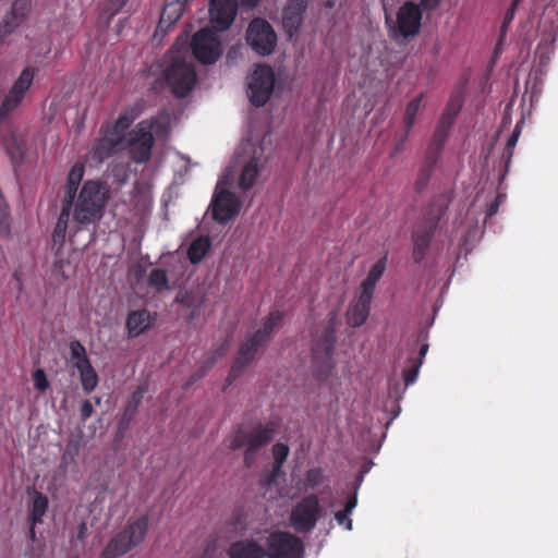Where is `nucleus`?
<instances>
[{
    "label": "nucleus",
    "mask_w": 558,
    "mask_h": 558,
    "mask_svg": "<svg viewBox=\"0 0 558 558\" xmlns=\"http://www.w3.org/2000/svg\"><path fill=\"white\" fill-rule=\"evenodd\" d=\"M178 43L165 57L167 63L163 76L172 94L178 98L185 97L196 84V71L192 61L187 60L189 48H177Z\"/></svg>",
    "instance_id": "f257e3e1"
},
{
    "label": "nucleus",
    "mask_w": 558,
    "mask_h": 558,
    "mask_svg": "<svg viewBox=\"0 0 558 558\" xmlns=\"http://www.w3.org/2000/svg\"><path fill=\"white\" fill-rule=\"evenodd\" d=\"M108 198L109 191L104 183L93 180L84 182L73 202V221L78 226H88L100 220Z\"/></svg>",
    "instance_id": "f03ea898"
},
{
    "label": "nucleus",
    "mask_w": 558,
    "mask_h": 558,
    "mask_svg": "<svg viewBox=\"0 0 558 558\" xmlns=\"http://www.w3.org/2000/svg\"><path fill=\"white\" fill-rule=\"evenodd\" d=\"M278 428L279 423L276 421L257 424L251 429L239 427L231 438L230 448L233 450L244 448V463L251 466L258 451L271 441Z\"/></svg>",
    "instance_id": "7ed1b4c3"
},
{
    "label": "nucleus",
    "mask_w": 558,
    "mask_h": 558,
    "mask_svg": "<svg viewBox=\"0 0 558 558\" xmlns=\"http://www.w3.org/2000/svg\"><path fill=\"white\" fill-rule=\"evenodd\" d=\"M148 527L149 519L146 514L130 519L125 527L110 539L100 558H117L128 554L144 542Z\"/></svg>",
    "instance_id": "20e7f679"
},
{
    "label": "nucleus",
    "mask_w": 558,
    "mask_h": 558,
    "mask_svg": "<svg viewBox=\"0 0 558 558\" xmlns=\"http://www.w3.org/2000/svg\"><path fill=\"white\" fill-rule=\"evenodd\" d=\"M335 344L336 314L330 313L324 331L314 340L312 345L314 374L319 380L326 379L333 368Z\"/></svg>",
    "instance_id": "39448f33"
},
{
    "label": "nucleus",
    "mask_w": 558,
    "mask_h": 558,
    "mask_svg": "<svg viewBox=\"0 0 558 558\" xmlns=\"http://www.w3.org/2000/svg\"><path fill=\"white\" fill-rule=\"evenodd\" d=\"M167 130L168 123L161 122L158 117L149 121L145 120L140 122L130 134L131 138L129 144L131 159L137 163L148 161L155 142L153 132L160 134L166 133Z\"/></svg>",
    "instance_id": "423d86ee"
},
{
    "label": "nucleus",
    "mask_w": 558,
    "mask_h": 558,
    "mask_svg": "<svg viewBox=\"0 0 558 558\" xmlns=\"http://www.w3.org/2000/svg\"><path fill=\"white\" fill-rule=\"evenodd\" d=\"M447 208L444 206H430L427 217L420 223L412 233L413 251L412 258L414 263L421 264L429 248L432 239L438 227L440 219L446 214Z\"/></svg>",
    "instance_id": "0eeeda50"
},
{
    "label": "nucleus",
    "mask_w": 558,
    "mask_h": 558,
    "mask_svg": "<svg viewBox=\"0 0 558 558\" xmlns=\"http://www.w3.org/2000/svg\"><path fill=\"white\" fill-rule=\"evenodd\" d=\"M245 41L257 56L267 57L275 51L278 37L267 20L254 17L246 28Z\"/></svg>",
    "instance_id": "6e6552de"
},
{
    "label": "nucleus",
    "mask_w": 558,
    "mask_h": 558,
    "mask_svg": "<svg viewBox=\"0 0 558 558\" xmlns=\"http://www.w3.org/2000/svg\"><path fill=\"white\" fill-rule=\"evenodd\" d=\"M264 553V558H303L304 545L289 532L275 531L268 535Z\"/></svg>",
    "instance_id": "1a4fd4ad"
},
{
    "label": "nucleus",
    "mask_w": 558,
    "mask_h": 558,
    "mask_svg": "<svg viewBox=\"0 0 558 558\" xmlns=\"http://www.w3.org/2000/svg\"><path fill=\"white\" fill-rule=\"evenodd\" d=\"M323 514V507L316 494L302 498L292 509L290 520L299 533L312 532Z\"/></svg>",
    "instance_id": "9d476101"
},
{
    "label": "nucleus",
    "mask_w": 558,
    "mask_h": 558,
    "mask_svg": "<svg viewBox=\"0 0 558 558\" xmlns=\"http://www.w3.org/2000/svg\"><path fill=\"white\" fill-rule=\"evenodd\" d=\"M36 70L32 66L25 68L15 80L8 94L0 104V125L3 124L11 114L21 106L27 92L29 90Z\"/></svg>",
    "instance_id": "9b49d317"
},
{
    "label": "nucleus",
    "mask_w": 558,
    "mask_h": 558,
    "mask_svg": "<svg viewBox=\"0 0 558 558\" xmlns=\"http://www.w3.org/2000/svg\"><path fill=\"white\" fill-rule=\"evenodd\" d=\"M190 46L194 58L203 64L215 63L222 53L217 34L209 28L196 32Z\"/></svg>",
    "instance_id": "f8f14e48"
},
{
    "label": "nucleus",
    "mask_w": 558,
    "mask_h": 558,
    "mask_svg": "<svg viewBox=\"0 0 558 558\" xmlns=\"http://www.w3.org/2000/svg\"><path fill=\"white\" fill-rule=\"evenodd\" d=\"M275 86V73L267 64H259L248 82V97L255 107L264 106L270 98Z\"/></svg>",
    "instance_id": "ddd939ff"
},
{
    "label": "nucleus",
    "mask_w": 558,
    "mask_h": 558,
    "mask_svg": "<svg viewBox=\"0 0 558 558\" xmlns=\"http://www.w3.org/2000/svg\"><path fill=\"white\" fill-rule=\"evenodd\" d=\"M265 344L255 338L254 335L247 333L244 339L241 341L236 356L231 365L229 374L227 376V385L233 384L243 373L244 371L254 362L258 351Z\"/></svg>",
    "instance_id": "4468645a"
},
{
    "label": "nucleus",
    "mask_w": 558,
    "mask_h": 558,
    "mask_svg": "<svg viewBox=\"0 0 558 558\" xmlns=\"http://www.w3.org/2000/svg\"><path fill=\"white\" fill-rule=\"evenodd\" d=\"M240 209L241 202L234 193L228 190L215 193L211 201V215L217 222L227 223L239 214Z\"/></svg>",
    "instance_id": "2eb2a0df"
},
{
    "label": "nucleus",
    "mask_w": 558,
    "mask_h": 558,
    "mask_svg": "<svg viewBox=\"0 0 558 558\" xmlns=\"http://www.w3.org/2000/svg\"><path fill=\"white\" fill-rule=\"evenodd\" d=\"M238 0H210L209 20L215 31L225 32L233 24L238 14Z\"/></svg>",
    "instance_id": "dca6fc26"
},
{
    "label": "nucleus",
    "mask_w": 558,
    "mask_h": 558,
    "mask_svg": "<svg viewBox=\"0 0 558 558\" xmlns=\"http://www.w3.org/2000/svg\"><path fill=\"white\" fill-rule=\"evenodd\" d=\"M308 7V0H288L282 9L281 24L288 38L298 35L303 21L304 14Z\"/></svg>",
    "instance_id": "f3484780"
},
{
    "label": "nucleus",
    "mask_w": 558,
    "mask_h": 558,
    "mask_svg": "<svg viewBox=\"0 0 558 558\" xmlns=\"http://www.w3.org/2000/svg\"><path fill=\"white\" fill-rule=\"evenodd\" d=\"M421 21L422 11L414 2H404L397 12V28L405 38L418 33Z\"/></svg>",
    "instance_id": "a211bd4d"
},
{
    "label": "nucleus",
    "mask_w": 558,
    "mask_h": 558,
    "mask_svg": "<svg viewBox=\"0 0 558 558\" xmlns=\"http://www.w3.org/2000/svg\"><path fill=\"white\" fill-rule=\"evenodd\" d=\"M32 0H15L11 11L4 16L2 25H0V44L4 37L17 28L26 19Z\"/></svg>",
    "instance_id": "6ab92c4d"
},
{
    "label": "nucleus",
    "mask_w": 558,
    "mask_h": 558,
    "mask_svg": "<svg viewBox=\"0 0 558 558\" xmlns=\"http://www.w3.org/2000/svg\"><path fill=\"white\" fill-rule=\"evenodd\" d=\"M124 141L120 135H114L106 130L105 135L95 144L93 157L96 161L102 162L123 147Z\"/></svg>",
    "instance_id": "aec40b11"
},
{
    "label": "nucleus",
    "mask_w": 558,
    "mask_h": 558,
    "mask_svg": "<svg viewBox=\"0 0 558 558\" xmlns=\"http://www.w3.org/2000/svg\"><path fill=\"white\" fill-rule=\"evenodd\" d=\"M153 325V316L149 311L142 308L131 311L126 317V330L129 338H135L147 331Z\"/></svg>",
    "instance_id": "412c9836"
},
{
    "label": "nucleus",
    "mask_w": 558,
    "mask_h": 558,
    "mask_svg": "<svg viewBox=\"0 0 558 558\" xmlns=\"http://www.w3.org/2000/svg\"><path fill=\"white\" fill-rule=\"evenodd\" d=\"M27 493L32 496L28 505L27 522L41 524L44 515L49 507V499L44 493L38 492L35 488H28Z\"/></svg>",
    "instance_id": "4be33fe9"
},
{
    "label": "nucleus",
    "mask_w": 558,
    "mask_h": 558,
    "mask_svg": "<svg viewBox=\"0 0 558 558\" xmlns=\"http://www.w3.org/2000/svg\"><path fill=\"white\" fill-rule=\"evenodd\" d=\"M230 558H264V547L254 539L238 541L228 550Z\"/></svg>",
    "instance_id": "5701e85b"
},
{
    "label": "nucleus",
    "mask_w": 558,
    "mask_h": 558,
    "mask_svg": "<svg viewBox=\"0 0 558 558\" xmlns=\"http://www.w3.org/2000/svg\"><path fill=\"white\" fill-rule=\"evenodd\" d=\"M84 174V168L81 165H75L68 174L66 183L64 186V196L62 205L73 206L80 183Z\"/></svg>",
    "instance_id": "b1692460"
},
{
    "label": "nucleus",
    "mask_w": 558,
    "mask_h": 558,
    "mask_svg": "<svg viewBox=\"0 0 558 558\" xmlns=\"http://www.w3.org/2000/svg\"><path fill=\"white\" fill-rule=\"evenodd\" d=\"M282 319V312L278 310L271 311L268 317L263 323L262 327L257 329L255 332H252V335H254L255 338H257L264 344H266L270 340L275 330L281 325Z\"/></svg>",
    "instance_id": "393cba45"
},
{
    "label": "nucleus",
    "mask_w": 558,
    "mask_h": 558,
    "mask_svg": "<svg viewBox=\"0 0 558 558\" xmlns=\"http://www.w3.org/2000/svg\"><path fill=\"white\" fill-rule=\"evenodd\" d=\"M369 308H371V301L361 299L359 296V300L351 304L347 312V320L350 326L353 327H360L362 326L368 315H369Z\"/></svg>",
    "instance_id": "a878e982"
},
{
    "label": "nucleus",
    "mask_w": 558,
    "mask_h": 558,
    "mask_svg": "<svg viewBox=\"0 0 558 558\" xmlns=\"http://www.w3.org/2000/svg\"><path fill=\"white\" fill-rule=\"evenodd\" d=\"M184 9L185 5H183L179 0L168 2L162 10L158 27L169 28L175 24L181 19Z\"/></svg>",
    "instance_id": "bb28decb"
},
{
    "label": "nucleus",
    "mask_w": 558,
    "mask_h": 558,
    "mask_svg": "<svg viewBox=\"0 0 558 558\" xmlns=\"http://www.w3.org/2000/svg\"><path fill=\"white\" fill-rule=\"evenodd\" d=\"M72 211V207L68 205H62L61 211L53 229L52 233V242L54 244L62 245L65 240V234L68 230L69 219Z\"/></svg>",
    "instance_id": "cd10ccee"
},
{
    "label": "nucleus",
    "mask_w": 558,
    "mask_h": 558,
    "mask_svg": "<svg viewBox=\"0 0 558 558\" xmlns=\"http://www.w3.org/2000/svg\"><path fill=\"white\" fill-rule=\"evenodd\" d=\"M174 302L180 304L186 308L192 310V313L189 317V322L195 318L196 312L201 308L204 303V299L196 295L193 291H180Z\"/></svg>",
    "instance_id": "c85d7f7f"
},
{
    "label": "nucleus",
    "mask_w": 558,
    "mask_h": 558,
    "mask_svg": "<svg viewBox=\"0 0 558 558\" xmlns=\"http://www.w3.org/2000/svg\"><path fill=\"white\" fill-rule=\"evenodd\" d=\"M258 174V160L257 158H251L243 167L240 178H239V186L242 190H250L257 178Z\"/></svg>",
    "instance_id": "c756f323"
},
{
    "label": "nucleus",
    "mask_w": 558,
    "mask_h": 558,
    "mask_svg": "<svg viewBox=\"0 0 558 558\" xmlns=\"http://www.w3.org/2000/svg\"><path fill=\"white\" fill-rule=\"evenodd\" d=\"M210 248V241L207 236H199L195 239L189 250L187 257L192 264H197L203 260Z\"/></svg>",
    "instance_id": "7c9ffc66"
},
{
    "label": "nucleus",
    "mask_w": 558,
    "mask_h": 558,
    "mask_svg": "<svg viewBox=\"0 0 558 558\" xmlns=\"http://www.w3.org/2000/svg\"><path fill=\"white\" fill-rule=\"evenodd\" d=\"M136 112L134 109H126L123 111L114 124L109 126L107 130L113 133L114 135H120L121 138L124 141L125 131L129 130V128L133 124L134 120L136 119Z\"/></svg>",
    "instance_id": "2f4dec72"
},
{
    "label": "nucleus",
    "mask_w": 558,
    "mask_h": 558,
    "mask_svg": "<svg viewBox=\"0 0 558 558\" xmlns=\"http://www.w3.org/2000/svg\"><path fill=\"white\" fill-rule=\"evenodd\" d=\"M357 505V496L353 494L345 502L344 508L335 513V520L341 526H343L347 531L352 530V519L350 515Z\"/></svg>",
    "instance_id": "473e14b6"
},
{
    "label": "nucleus",
    "mask_w": 558,
    "mask_h": 558,
    "mask_svg": "<svg viewBox=\"0 0 558 558\" xmlns=\"http://www.w3.org/2000/svg\"><path fill=\"white\" fill-rule=\"evenodd\" d=\"M69 349L73 366L76 369H81L82 367L87 366V364H90L86 349L78 340H72L69 344Z\"/></svg>",
    "instance_id": "72a5a7b5"
},
{
    "label": "nucleus",
    "mask_w": 558,
    "mask_h": 558,
    "mask_svg": "<svg viewBox=\"0 0 558 558\" xmlns=\"http://www.w3.org/2000/svg\"><path fill=\"white\" fill-rule=\"evenodd\" d=\"M82 388L86 393H90L98 385V376L92 363L87 366L77 369Z\"/></svg>",
    "instance_id": "f704fd0d"
},
{
    "label": "nucleus",
    "mask_w": 558,
    "mask_h": 558,
    "mask_svg": "<svg viewBox=\"0 0 558 558\" xmlns=\"http://www.w3.org/2000/svg\"><path fill=\"white\" fill-rule=\"evenodd\" d=\"M422 99H423V95H420V96L411 99L409 101V104L407 105L405 112H404V119H403V124H404V129L407 130V135L410 134V132L415 123V119H416L417 112L420 110Z\"/></svg>",
    "instance_id": "c9c22d12"
},
{
    "label": "nucleus",
    "mask_w": 558,
    "mask_h": 558,
    "mask_svg": "<svg viewBox=\"0 0 558 558\" xmlns=\"http://www.w3.org/2000/svg\"><path fill=\"white\" fill-rule=\"evenodd\" d=\"M147 283L158 292L168 289L169 279L167 271L161 268H154L148 275Z\"/></svg>",
    "instance_id": "e433bc0d"
},
{
    "label": "nucleus",
    "mask_w": 558,
    "mask_h": 558,
    "mask_svg": "<svg viewBox=\"0 0 558 558\" xmlns=\"http://www.w3.org/2000/svg\"><path fill=\"white\" fill-rule=\"evenodd\" d=\"M325 475L322 468H312L306 471L303 478V488L314 490L324 483Z\"/></svg>",
    "instance_id": "4c0bfd02"
},
{
    "label": "nucleus",
    "mask_w": 558,
    "mask_h": 558,
    "mask_svg": "<svg viewBox=\"0 0 558 558\" xmlns=\"http://www.w3.org/2000/svg\"><path fill=\"white\" fill-rule=\"evenodd\" d=\"M523 123V120L519 121L512 132V134L510 135V137L508 138L507 141V144H506V149H505V153H504V159H505V166L506 168L509 167L510 162H511V158L513 156V149L517 145V142L519 140V136L521 134V124Z\"/></svg>",
    "instance_id": "58836bf2"
},
{
    "label": "nucleus",
    "mask_w": 558,
    "mask_h": 558,
    "mask_svg": "<svg viewBox=\"0 0 558 558\" xmlns=\"http://www.w3.org/2000/svg\"><path fill=\"white\" fill-rule=\"evenodd\" d=\"M421 365V360L409 359V365L403 369V380L405 386H410L415 383Z\"/></svg>",
    "instance_id": "ea45409f"
},
{
    "label": "nucleus",
    "mask_w": 558,
    "mask_h": 558,
    "mask_svg": "<svg viewBox=\"0 0 558 558\" xmlns=\"http://www.w3.org/2000/svg\"><path fill=\"white\" fill-rule=\"evenodd\" d=\"M433 169L421 166L414 182V190L416 193H422L429 183L433 174Z\"/></svg>",
    "instance_id": "a19ab883"
},
{
    "label": "nucleus",
    "mask_w": 558,
    "mask_h": 558,
    "mask_svg": "<svg viewBox=\"0 0 558 558\" xmlns=\"http://www.w3.org/2000/svg\"><path fill=\"white\" fill-rule=\"evenodd\" d=\"M5 150L14 165L23 161V149L15 138L5 144Z\"/></svg>",
    "instance_id": "79ce46f5"
},
{
    "label": "nucleus",
    "mask_w": 558,
    "mask_h": 558,
    "mask_svg": "<svg viewBox=\"0 0 558 558\" xmlns=\"http://www.w3.org/2000/svg\"><path fill=\"white\" fill-rule=\"evenodd\" d=\"M441 153H442L441 149H439V148L435 149L434 147L428 145L426 148V151H425V157H424V161H423L422 166L434 170L441 157Z\"/></svg>",
    "instance_id": "37998d69"
},
{
    "label": "nucleus",
    "mask_w": 558,
    "mask_h": 558,
    "mask_svg": "<svg viewBox=\"0 0 558 558\" xmlns=\"http://www.w3.org/2000/svg\"><path fill=\"white\" fill-rule=\"evenodd\" d=\"M10 211L7 205H0V234L4 238L10 235Z\"/></svg>",
    "instance_id": "c03bdc74"
},
{
    "label": "nucleus",
    "mask_w": 558,
    "mask_h": 558,
    "mask_svg": "<svg viewBox=\"0 0 558 558\" xmlns=\"http://www.w3.org/2000/svg\"><path fill=\"white\" fill-rule=\"evenodd\" d=\"M377 282L378 281H376L369 277H366L361 283L360 298L372 302L373 294H374L375 287H376Z\"/></svg>",
    "instance_id": "a18cd8bd"
},
{
    "label": "nucleus",
    "mask_w": 558,
    "mask_h": 558,
    "mask_svg": "<svg viewBox=\"0 0 558 558\" xmlns=\"http://www.w3.org/2000/svg\"><path fill=\"white\" fill-rule=\"evenodd\" d=\"M377 282L378 281H376L369 277H366L361 283L360 298L372 302L373 294H374L375 287H376Z\"/></svg>",
    "instance_id": "49530a36"
},
{
    "label": "nucleus",
    "mask_w": 558,
    "mask_h": 558,
    "mask_svg": "<svg viewBox=\"0 0 558 558\" xmlns=\"http://www.w3.org/2000/svg\"><path fill=\"white\" fill-rule=\"evenodd\" d=\"M290 449L288 445L282 442H277L272 447V456L274 461L277 462V464H283L289 456Z\"/></svg>",
    "instance_id": "de8ad7c7"
},
{
    "label": "nucleus",
    "mask_w": 558,
    "mask_h": 558,
    "mask_svg": "<svg viewBox=\"0 0 558 558\" xmlns=\"http://www.w3.org/2000/svg\"><path fill=\"white\" fill-rule=\"evenodd\" d=\"M462 95L460 93H457L450 97L449 104L447 105V108L445 110L446 113L452 114L453 118H456L462 107Z\"/></svg>",
    "instance_id": "09e8293b"
},
{
    "label": "nucleus",
    "mask_w": 558,
    "mask_h": 558,
    "mask_svg": "<svg viewBox=\"0 0 558 558\" xmlns=\"http://www.w3.org/2000/svg\"><path fill=\"white\" fill-rule=\"evenodd\" d=\"M387 256L385 255L373 265L367 277L378 281L385 272Z\"/></svg>",
    "instance_id": "8fccbe9b"
},
{
    "label": "nucleus",
    "mask_w": 558,
    "mask_h": 558,
    "mask_svg": "<svg viewBox=\"0 0 558 558\" xmlns=\"http://www.w3.org/2000/svg\"><path fill=\"white\" fill-rule=\"evenodd\" d=\"M35 388L39 391H45L49 387V381L46 377V374L43 369H36L33 374Z\"/></svg>",
    "instance_id": "3c124183"
},
{
    "label": "nucleus",
    "mask_w": 558,
    "mask_h": 558,
    "mask_svg": "<svg viewBox=\"0 0 558 558\" xmlns=\"http://www.w3.org/2000/svg\"><path fill=\"white\" fill-rule=\"evenodd\" d=\"M454 119L456 118H453L452 114L444 112L438 121L436 130L449 134V131L454 123Z\"/></svg>",
    "instance_id": "603ef678"
},
{
    "label": "nucleus",
    "mask_w": 558,
    "mask_h": 558,
    "mask_svg": "<svg viewBox=\"0 0 558 558\" xmlns=\"http://www.w3.org/2000/svg\"><path fill=\"white\" fill-rule=\"evenodd\" d=\"M447 137H448V134H446L444 132H440V131L435 129L433 137H432V140H430L428 145L434 147L435 149L439 148V149L442 150L444 146L446 144Z\"/></svg>",
    "instance_id": "864d4df0"
},
{
    "label": "nucleus",
    "mask_w": 558,
    "mask_h": 558,
    "mask_svg": "<svg viewBox=\"0 0 558 558\" xmlns=\"http://www.w3.org/2000/svg\"><path fill=\"white\" fill-rule=\"evenodd\" d=\"M216 362L215 359H213L210 362H208L205 366L201 367L196 373L192 374L191 377L187 380V385L191 386L197 380H199L202 377L205 376L207 371L214 365Z\"/></svg>",
    "instance_id": "5fc2aeb1"
},
{
    "label": "nucleus",
    "mask_w": 558,
    "mask_h": 558,
    "mask_svg": "<svg viewBox=\"0 0 558 558\" xmlns=\"http://www.w3.org/2000/svg\"><path fill=\"white\" fill-rule=\"evenodd\" d=\"M517 8L518 7L510 5V8L507 10V12H506V14L504 16L502 25H501V32L502 33L507 32V28L509 27V25L513 21Z\"/></svg>",
    "instance_id": "6e6d98bb"
},
{
    "label": "nucleus",
    "mask_w": 558,
    "mask_h": 558,
    "mask_svg": "<svg viewBox=\"0 0 558 558\" xmlns=\"http://www.w3.org/2000/svg\"><path fill=\"white\" fill-rule=\"evenodd\" d=\"M93 412H94V408H93V404L90 403V401L84 400L81 405V420L83 422H86L93 415Z\"/></svg>",
    "instance_id": "4d7b16f0"
},
{
    "label": "nucleus",
    "mask_w": 558,
    "mask_h": 558,
    "mask_svg": "<svg viewBox=\"0 0 558 558\" xmlns=\"http://www.w3.org/2000/svg\"><path fill=\"white\" fill-rule=\"evenodd\" d=\"M408 136L409 135H407V132H405L404 135L400 140L397 141V143L395 144L392 151H391L392 156L398 155L399 153L402 151L403 145L407 142Z\"/></svg>",
    "instance_id": "13d9d810"
},
{
    "label": "nucleus",
    "mask_w": 558,
    "mask_h": 558,
    "mask_svg": "<svg viewBox=\"0 0 558 558\" xmlns=\"http://www.w3.org/2000/svg\"><path fill=\"white\" fill-rule=\"evenodd\" d=\"M240 1H241L242 7H244L246 9H255L262 2V0H240Z\"/></svg>",
    "instance_id": "bf43d9fd"
},
{
    "label": "nucleus",
    "mask_w": 558,
    "mask_h": 558,
    "mask_svg": "<svg viewBox=\"0 0 558 558\" xmlns=\"http://www.w3.org/2000/svg\"><path fill=\"white\" fill-rule=\"evenodd\" d=\"M125 2L126 0H109L110 8L113 9L114 12H118Z\"/></svg>",
    "instance_id": "052dcab7"
},
{
    "label": "nucleus",
    "mask_w": 558,
    "mask_h": 558,
    "mask_svg": "<svg viewBox=\"0 0 558 558\" xmlns=\"http://www.w3.org/2000/svg\"><path fill=\"white\" fill-rule=\"evenodd\" d=\"M427 350H428V344H427V343H424V344L420 348L418 356H417V357H411L410 360H421V361L423 362V359H424V356L426 355Z\"/></svg>",
    "instance_id": "680f3d73"
},
{
    "label": "nucleus",
    "mask_w": 558,
    "mask_h": 558,
    "mask_svg": "<svg viewBox=\"0 0 558 558\" xmlns=\"http://www.w3.org/2000/svg\"><path fill=\"white\" fill-rule=\"evenodd\" d=\"M28 524H29L28 535H27L28 539L31 542H35L36 541V531H35V529H36L37 524H33V523H28Z\"/></svg>",
    "instance_id": "e2e57ef3"
},
{
    "label": "nucleus",
    "mask_w": 558,
    "mask_h": 558,
    "mask_svg": "<svg viewBox=\"0 0 558 558\" xmlns=\"http://www.w3.org/2000/svg\"><path fill=\"white\" fill-rule=\"evenodd\" d=\"M282 465L283 464H277V462L274 461V463H272V475H277L281 471Z\"/></svg>",
    "instance_id": "0e129e2a"
},
{
    "label": "nucleus",
    "mask_w": 558,
    "mask_h": 558,
    "mask_svg": "<svg viewBox=\"0 0 558 558\" xmlns=\"http://www.w3.org/2000/svg\"><path fill=\"white\" fill-rule=\"evenodd\" d=\"M85 531H86V525H85V523H82L80 525L78 535H77L80 539H82L84 537Z\"/></svg>",
    "instance_id": "69168bd1"
},
{
    "label": "nucleus",
    "mask_w": 558,
    "mask_h": 558,
    "mask_svg": "<svg viewBox=\"0 0 558 558\" xmlns=\"http://www.w3.org/2000/svg\"><path fill=\"white\" fill-rule=\"evenodd\" d=\"M337 1H338V0H327V1H326V7H327V8H329V9H331V8H333V7H335V4H336V2H337Z\"/></svg>",
    "instance_id": "338daca9"
},
{
    "label": "nucleus",
    "mask_w": 558,
    "mask_h": 558,
    "mask_svg": "<svg viewBox=\"0 0 558 558\" xmlns=\"http://www.w3.org/2000/svg\"><path fill=\"white\" fill-rule=\"evenodd\" d=\"M497 207H498V205H497V204H493V205L490 206V209H489L490 214H494V213L497 210Z\"/></svg>",
    "instance_id": "774afa93"
}]
</instances>
